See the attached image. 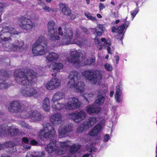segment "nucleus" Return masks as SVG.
I'll use <instances>...</instances> for the list:
<instances>
[{
  "label": "nucleus",
  "mask_w": 157,
  "mask_h": 157,
  "mask_svg": "<svg viewBox=\"0 0 157 157\" xmlns=\"http://www.w3.org/2000/svg\"><path fill=\"white\" fill-rule=\"evenodd\" d=\"M99 7L100 10H103L105 8V6L103 3H100L99 5Z\"/></svg>",
  "instance_id": "nucleus-51"
},
{
  "label": "nucleus",
  "mask_w": 157,
  "mask_h": 157,
  "mask_svg": "<svg viewBox=\"0 0 157 157\" xmlns=\"http://www.w3.org/2000/svg\"><path fill=\"white\" fill-rule=\"evenodd\" d=\"M42 8L46 12H49L52 10V8L46 6H43Z\"/></svg>",
  "instance_id": "nucleus-46"
},
{
  "label": "nucleus",
  "mask_w": 157,
  "mask_h": 157,
  "mask_svg": "<svg viewBox=\"0 0 157 157\" xmlns=\"http://www.w3.org/2000/svg\"><path fill=\"white\" fill-rule=\"evenodd\" d=\"M65 107V104L60 103L59 102H52V108L53 111H58L62 109Z\"/></svg>",
  "instance_id": "nucleus-27"
},
{
  "label": "nucleus",
  "mask_w": 157,
  "mask_h": 157,
  "mask_svg": "<svg viewBox=\"0 0 157 157\" xmlns=\"http://www.w3.org/2000/svg\"><path fill=\"white\" fill-rule=\"evenodd\" d=\"M139 11L138 8H136L132 12H131V14L133 19L136 16V15L138 13Z\"/></svg>",
  "instance_id": "nucleus-45"
},
{
  "label": "nucleus",
  "mask_w": 157,
  "mask_h": 157,
  "mask_svg": "<svg viewBox=\"0 0 157 157\" xmlns=\"http://www.w3.org/2000/svg\"><path fill=\"white\" fill-rule=\"evenodd\" d=\"M97 16L98 18H101L102 17V16L99 13L97 14Z\"/></svg>",
  "instance_id": "nucleus-61"
},
{
  "label": "nucleus",
  "mask_w": 157,
  "mask_h": 157,
  "mask_svg": "<svg viewBox=\"0 0 157 157\" xmlns=\"http://www.w3.org/2000/svg\"><path fill=\"white\" fill-rule=\"evenodd\" d=\"M72 125L71 124L65 126L63 125L60 127L58 130V133L60 138L65 137L67 132L71 131Z\"/></svg>",
  "instance_id": "nucleus-20"
},
{
  "label": "nucleus",
  "mask_w": 157,
  "mask_h": 157,
  "mask_svg": "<svg viewBox=\"0 0 157 157\" xmlns=\"http://www.w3.org/2000/svg\"><path fill=\"white\" fill-rule=\"evenodd\" d=\"M95 61V59L93 58L86 60L82 58L80 63L79 67L86 65H94Z\"/></svg>",
  "instance_id": "nucleus-31"
},
{
  "label": "nucleus",
  "mask_w": 157,
  "mask_h": 157,
  "mask_svg": "<svg viewBox=\"0 0 157 157\" xmlns=\"http://www.w3.org/2000/svg\"><path fill=\"white\" fill-rule=\"evenodd\" d=\"M59 56L58 54L54 52H50L46 56L47 62H51L56 61L58 58Z\"/></svg>",
  "instance_id": "nucleus-25"
},
{
  "label": "nucleus",
  "mask_w": 157,
  "mask_h": 157,
  "mask_svg": "<svg viewBox=\"0 0 157 157\" xmlns=\"http://www.w3.org/2000/svg\"><path fill=\"white\" fill-rule=\"evenodd\" d=\"M3 4L2 3H0V13H1L3 11Z\"/></svg>",
  "instance_id": "nucleus-55"
},
{
  "label": "nucleus",
  "mask_w": 157,
  "mask_h": 157,
  "mask_svg": "<svg viewBox=\"0 0 157 157\" xmlns=\"http://www.w3.org/2000/svg\"><path fill=\"white\" fill-rule=\"evenodd\" d=\"M87 4H89L90 3V0H86Z\"/></svg>",
  "instance_id": "nucleus-63"
},
{
  "label": "nucleus",
  "mask_w": 157,
  "mask_h": 157,
  "mask_svg": "<svg viewBox=\"0 0 157 157\" xmlns=\"http://www.w3.org/2000/svg\"><path fill=\"white\" fill-rule=\"evenodd\" d=\"M80 147V145L78 144H75L71 147L70 150L72 152L74 153L77 151Z\"/></svg>",
  "instance_id": "nucleus-37"
},
{
  "label": "nucleus",
  "mask_w": 157,
  "mask_h": 157,
  "mask_svg": "<svg viewBox=\"0 0 157 157\" xmlns=\"http://www.w3.org/2000/svg\"><path fill=\"white\" fill-rule=\"evenodd\" d=\"M95 42L97 45L98 48V49L100 50L102 49V48L103 46L101 44V43L99 41V40L98 39H95Z\"/></svg>",
  "instance_id": "nucleus-40"
},
{
  "label": "nucleus",
  "mask_w": 157,
  "mask_h": 157,
  "mask_svg": "<svg viewBox=\"0 0 157 157\" xmlns=\"http://www.w3.org/2000/svg\"><path fill=\"white\" fill-rule=\"evenodd\" d=\"M125 29V25L122 24L121 26L119 27L117 29V32L120 34L123 33Z\"/></svg>",
  "instance_id": "nucleus-39"
},
{
  "label": "nucleus",
  "mask_w": 157,
  "mask_h": 157,
  "mask_svg": "<svg viewBox=\"0 0 157 157\" xmlns=\"http://www.w3.org/2000/svg\"><path fill=\"white\" fill-rule=\"evenodd\" d=\"M68 141L57 142L55 140H51L45 147L46 151L48 153H52L55 151L58 155L64 153L63 150L69 145Z\"/></svg>",
  "instance_id": "nucleus-4"
},
{
  "label": "nucleus",
  "mask_w": 157,
  "mask_h": 157,
  "mask_svg": "<svg viewBox=\"0 0 157 157\" xmlns=\"http://www.w3.org/2000/svg\"><path fill=\"white\" fill-rule=\"evenodd\" d=\"M75 17V16L73 14L71 15V19L72 20L74 19Z\"/></svg>",
  "instance_id": "nucleus-60"
},
{
  "label": "nucleus",
  "mask_w": 157,
  "mask_h": 157,
  "mask_svg": "<svg viewBox=\"0 0 157 157\" xmlns=\"http://www.w3.org/2000/svg\"><path fill=\"white\" fill-rule=\"evenodd\" d=\"M23 115L24 118H30L33 121H39L42 119V116L40 113L36 110H31L27 113H24Z\"/></svg>",
  "instance_id": "nucleus-16"
},
{
  "label": "nucleus",
  "mask_w": 157,
  "mask_h": 157,
  "mask_svg": "<svg viewBox=\"0 0 157 157\" xmlns=\"http://www.w3.org/2000/svg\"><path fill=\"white\" fill-rule=\"evenodd\" d=\"M88 128H86L83 124L82 126H79L77 128V131L79 132H82L86 131Z\"/></svg>",
  "instance_id": "nucleus-44"
},
{
  "label": "nucleus",
  "mask_w": 157,
  "mask_h": 157,
  "mask_svg": "<svg viewBox=\"0 0 157 157\" xmlns=\"http://www.w3.org/2000/svg\"><path fill=\"white\" fill-rule=\"evenodd\" d=\"M104 101V98L103 96L101 95H98L94 104L87 107L86 112L90 114L94 113H98L100 110V108L98 105L102 104Z\"/></svg>",
  "instance_id": "nucleus-10"
},
{
  "label": "nucleus",
  "mask_w": 157,
  "mask_h": 157,
  "mask_svg": "<svg viewBox=\"0 0 157 157\" xmlns=\"http://www.w3.org/2000/svg\"><path fill=\"white\" fill-rule=\"evenodd\" d=\"M82 74L90 82L93 84H100L102 78L101 73L98 70H86Z\"/></svg>",
  "instance_id": "nucleus-6"
},
{
  "label": "nucleus",
  "mask_w": 157,
  "mask_h": 157,
  "mask_svg": "<svg viewBox=\"0 0 157 157\" xmlns=\"http://www.w3.org/2000/svg\"><path fill=\"white\" fill-rule=\"evenodd\" d=\"M21 109V106L19 101H13L11 103L10 106L8 108L9 111L11 112L19 111Z\"/></svg>",
  "instance_id": "nucleus-22"
},
{
  "label": "nucleus",
  "mask_w": 157,
  "mask_h": 157,
  "mask_svg": "<svg viewBox=\"0 0 157 157\" xmlns=\"http://www.w3.org/2000/svg\"><path fill=\"white\" fill-rule=\"evenodd\" d=\"M82 54V52L80 50L71 49L70 52L71 58H67V60L69 63H71L75 67H79L80 63L82 58H80Z\"/></svg>",
  "instance_id": "nucleus-7"
},
{
  "label": "nucleus",
  "mask_w": 157,
  "mask_h": 157,
  "mask_svg": "<svg viewBox=\"0 0 157 157\" xmlns=\"http://www.w3.org/2000/svg\"><path fill=\"white\" fill-rule=\"evenodd\" d=\"M60 85V81L57 78H54L45 85V87L49 90H53L58 88Z\"/></svg>",
  "instance_id": "nucleus-19"
},
{
  "label": "nucleus",
  "mask_w": 157,
  "mask_h": 157,
  "mask_svg": "<svg viewBox=\"0 0 157 157\" xmlns=\"http://www.w3.org/2000/svg\"><path fill=\"white\" fill-rule=\"evenodd\" d=\"M50 121L53 124L58 125L62 121V116L59 113H54L50 117Z\"/></svg>",
  "instance_id": "nucleus-21"
},
{
  "label": "nucleus",
  "mask_w": 157,
  "mask_h": 157,
  "mask_svg": "<svg viewBox=\"0 0 157 157\" xmlns=\"http://www.w3.org/2000/svg\"><path fill=\"white\" fill-rule=\"evenodd\" d=\"M96 122V119L94 117H90L88 121L83 123V125L86 128H89L90 127L93 126Z\"/></svg>",
  "instance_id": "nucleus-29"
},
{
  "label": "nucleus",
  "mask_w": 157,
  "mask_h": 157,
  "mask_svg": "<svg viewBox=\"0 0 157 157\" xmlns=\"http://www.w3.org/2000/svg\"><path fill=\"white\" fill-rule=\"evenodd\" d=\"M24 44L23 41L16 40L13 44H7L6 50L10 52L17 51L22 48Z\"/></svg>",
  "instance_id": "nucleus-15"
},
{
  "label": "nucleus",
  "mask_w": 157,
  "mask_h": 157,
  "mask_svg": "<svg viewBox=\"0 0 157 157\" xmlns=\"http://www.w3.org/2000/svg\"><path fill=\"white\" fill-rule=\"evenodd\" d=\"M43 126V129L39 132V136L41 139H48L55 135L56 131L50 123H45Z\"/></svg>",
  "instance_id": "nucleus-8"
},
{
  "label": "nucleus",
  "mask_w": 157,
  "mask_h": 157,
  "mask_svg": "<svg viewBox=\"0 0 157 157\" xmlns=\"http://www.w3.org/2000/svg\"><path fill=\"white\" fill-rule=\"evenodd\" d=\"M104 67L105 69L108 71H111L113 69L112 66L109 63H105Z\"/></svg>",
  "instance_id": "nucleus-41"
},
{
  "label": "nucleus",
  "mask_w": 157,
  "mask_h": 157,
  "mask_svg": "<svg viewBox=\"0 0 157 157\" xmlns=\"http://www.w3.org/2000/svg\"><path fill=\"white\" fill-rule=\"evenodd\" d=\"M80 34L79 30H77L75 38L73 40V33L72 30L69 28L65 29L64 30V34L61 39L57 44L53 45V46L55 47L73 44H75L79 46H82L85 44L86 41L80 37Z\"/></svg>",
  "instance_id": "nucleus-1"
},
{
  "label": "nucleus",
  "mask_w": 157,
  "mask_h": 157,
  "mask_svg": "<svg viewBox=\"0 0 157 157\" xmlns=\"http://www.w3.org/2000/svg\"><path fill=\"white\" fill-rule=\"evenodd\" d=\"M81 29H82L84 32L86 33L87 34L88 33V31L86 28L81 26Z\"/></svg>",
  "instance_id": "nucleus-52"
},
{
  "label": "nucleus",
  "mask_w": 157,
  "mask_h": 157,
  "mask_svg": "<svg viewBox=\"0 0 157 157\" xmlns=\"http://www.w3.org/2000/svg\"><path fill=\"white\" fill-rule=\"evenodd\" d=\"M45 155L44 152H29L27 153L25 157H43Z\"/></svg>",
  "instance_id": "nucleus-30"
},
{
  "label": "nucleus",
  "mask_w": 157,
  "mask_h": 157,
  "mask_svg": "<svg viewBox=\"0 0 157 157\" xmlns=\"http://www.w3.org/2000/svg\"><path fill=\"white\" fill-rule=\"evenodd\" d=\"M85 15L86 17L89 20H91L92 21L94 22H97L98 20L96 18L93 17L92 14H91L88 12H86L85 13Z\"/></svg>",
  "instance_id": "nucleus-36"
},
{
  "label": "nucleus",
  "mask_w": 157,
  "mask_h": 157,
  "mask_svg": "<svg viewBox=\"0 0 157 157\" xmlns=\"http://www.w3.org/2000/svg\"><path fill=\"white\" fill-rule=\"evenodd\" d=\"M21 93L23 96L25 97H36L39 95L36 89L32 87L24 88L21 90Z\"/></svg>",
  "instance_id": "nucleus-18"
},
{
  "label": "nucleus",
  "mask_w": 157,
  "mask_h": 157,
  "mask_svg": "<svg viewBox=\"0 0 157 157\" xmlns=\"http://www.w3.org/2000/svg\"><path fill=\"white\" fill-rule=\"evenodd\" d=\"M43 109L46 112H48L50 109V103L49 98L46 97L43 100L42 103Z\"/></svg>",
  "instance_id": "nucleus-26"
},
{
  "label": "nucleus",
  "mask_w": 157,
  "mask_h": 157,
  "mask_svg": "<svg viewBox=\"0 0 157 157\" xmlns=\"http://www.w3.org/2000/svg\"><path fill=\"white\" fill-rule=\"evenodd\" d=\"M103 25L99 24H97V27L94 28V30L97 35L98 36L102 35L103 32Z\"/></svg>",
  "instance_id": "nucleus-33"
},
{
  "label": "nucleus",
  "mask_w": 157,
  "mask_h": 157,
  "mask_svg": "<svg viewBox=\"0 0 157 157\" xmlns=\"http://www.w3.org/2000/svg\"><path fill=\"white\" fill-rule=\"evenodd\" d=\"M19 25L22 29L27 31L30 30L33 27V24L31 20L24 17L21 18Z\"/></svg>",
  "instance_id": "nucleus-14"
},
{
  "label": "nucleus",
  "mask_w": 157,
  "mask_h": 157,
  "mask_svg": "<svg viewBox=\"0 0 157 157\" xmlns=\"http://www.w3.org/2000/svg\"><path fill=\"white\" fill-rule=\"evenodd\" d=\"M15 71L14 76L16 80L19 84L23 86H28L32 84L35 81L36 73L32 70L27 71L25 72H20L17 75Z\"/></svg>",
  "instance_id": "nucleus-3"
},
{
  "label": "nucleus",
  "mask_w": 157,
  "mask_h": 157,
  "mask_svg": "<svg viewBox=\"0 0 157 157\" xmlns=\"http://www.w3.org/2000/svg\"><path fill=\"white\" fill-rule=\"evenodd\" d=\"M101 41L102 42H104V45L105 47H107V50L108 53L110 54L111 53L110 51L111 48L109 46L110 45V42L109 41H106L105 38H102L101 39Z\"/></svg>",
  "instance_id": "nucleus-35"
},
{
  "label": "nucleus",
  "mask_w": 157,
  "mask_h": 157,
  "mask_svg": "<svg viewBox=\"0 0 157 157\" xmlns=\"http://www.w3.org/2000/svg\"><path fill=\"white\" fill-rule=\"evenodd\" d=\"M86 113L82 110H78L68 114L67 117L72 119L76 123H79L84 120L86 116Z\"/></svg>",
  "instance_id": "nucleus-12"
},
{
  "label": "nucleus",
  "mask_w": 157,
  "mask_h": 157,
  "mask_svg": "<svg viewBox=\"0 0 157 157\" xmlns=\"http://www.w3.org/2000/svg\"><path fill=\"white\" fill-rule=\"evenodd\" d=\"M65 95L63 93L57 92L53 95L52 101V102H56L63 99Z\"/></svg>",
  "instance_id": "nucleus-28"
},
{
  "label": "nucleus",
  "mask_w": 157,
  "mask_h": 157,
  "mask_svg": "<svg viewBox=\"0 0 157 157\" xmlns=\"http://www.w3.org/2000/svg\"><path fill=\"white\" fill-rule=\"evenodd\" d=\"M122 86V84L121 82H120L116 87V93L115 96L116 100L118 102H120L121 101Z\"/></svg>",
  "instance_id": "nucleus-23"
},
{
  "label": "nucleus",
  "mask_w": 157,
  "mask_h": 157,
  "mask_svg": "<svg viewBox=\"0 0 157 157\" xmlns=\"http://www.w3.org/2000/svg\"><path fill=\"white\" fill-rule=\"evenodd\" d=\"M86 96H84V98H86V99L87 100V98H86V97H91L93 96V94H88L87 95L85 94Z\"/></svg>",
  "instance_id": "nucleus-54"
},
{
  "label": "nucleus",
  "mask_w": 157,
  "mask_h": 157,
  "mask_svg": "<svg viewBox=\"0 0 157 157\" xmlns=\"http://www.w3.org/2000/svg\"><path fill=\"white\" fill-rule=\"evenodd\" d=\"M55 23L53 21H49L48 25V35L51 40L56 42L60 39L59 36L55 33L54 26Z\"/></svg>",
  "instance_id": "nucleus-13"
},
{
  "label": "nucleus",
  "mask_w": 157,
  "mask_h": 157,
  "mask_svg": "<svg viewBox=\"0 0 157 157\" xmlns=\"http://www.w3.org/2000/svg\"><path fill=\"white\" fill-rule=\"evenodd\" d=\"M20 124L22 127L30 129L31 128V126H29L27 124L23 121L21 122Z\"/></svg>",
  "instance_id": "nucleus-43"
},
{
  "label": "nucleus",
  "mask_w": 157,
  "mask_h": 157,
  "mask_svg": "<svg viewBox=\"0 0 157 157\" xmlns=\"http://www.w3.org/2000/svg\"><path fill=\"white\" fill-rule=\"evenodd\" d=\"M10 85L4 81L0 79V89H3L9 86Z\"/></svg>",
  "instance_id": "nucleus-38"
},
{
  "label": "nucleus",
  "mask_w": 157,
  "mask_h": 157,
  "mask_svg": "<svg viewBox=\"0 0 157 157\" xmlns=\"http://www.w3.org/2000/svg\"><path fill=\"white\" fill-rule=\"evenodd\" d=\"M111 4H112L113 6L115 5V3L113 1H111Z\"/></svg>",
  "instance_id": "nucleus-64"
},
{
  "label": "nucleus",
  "mask_w": 157,
  "mask_h": 157,
  "mask_svg": "<svg viewBox=\"0 0 157 157\" xmlns=\"http://www.w3.org/2000/svg\"><path fill=\"white\" fill-rule=\"evenodd\" d=\"M102 129V126L100 124H98L93 129H92L89 132V135L90 136H96L98 135Z\"/></svg>",
  "instance_id": "nucleus-24"
},
{
  "label": "nucleus",
  "mask_w": 157,
  "mask_h": 157,
  "mask_svg": "<svg viewBox=\"0 0 157 157\" xmlns=\"http://www.w3.org/2000/svg\"><path fill=\"white\" fill-rule=\"evenodd\" d=\"M18 132V129L13 126L6 128V127L0 128V136H13L17 134Z\"/></svg>",
  "instance_id": "nucleus-17"
},
{
  "label": "nucleus",
  "mask_w": 157,
  "mask_h": 157,
  "mask_svg": "<svg viewBox=\"0 0 157 157\" xmlns=\"http://www.w3.org/2000/svg\"><path fill=\"white\" fill-rule=\"evenodd\" d=\"M62 29L61 27H59L58 28V34L62 37L64 35L63 33L62 30Z\"/></svg>",
  "instance_id": "nucleus-47"
},
{
  "label": "nucleus",
  "mask_w": 157,
  "mask_h": 157,
  "mask_svg": "<svg viewBox=\"0 0 157 157\" xmlns=\"http://www.w3.org/2000/svg\"><path fill=\"white\" fill-rule=\"evenodd\" d=\"M109 136L108 134L106 135L104 137L103 140L104 141L107 142L109 139Z\"/></svg>",
  "instance_id": "nucleus-49"
},
{
  "label": "nucleus",
  "mask_w": 157,
  "mask_h": 157,
  "mask_svg": "<svg viewBox=\"0 0 157 157\" xmlns=\"http://www.w3.org/2000/svg\"><path fill=\"white\" fill-rule=\"evenodd\" d=\"M1 157H11L10 156L6 154H3L2 155Z\"/></svg>",
  "instance_id": "nucleus-59"
},
{
  "label": "nucleus",
  "mask_w": 157,
  "mask_h": 157,
  "mask_svg": "<svg viewBox=\"0 0 157 157\" xmlns=\"http://www.w3.org/2000/svg\"><path fill=\"white\" fill-rule=\"evenodd\" d=\"M68 77L70 80L67 84L68 88L75 90L80 93L85 91L84 83L80 80V75L78 72L75 70L71 71Z\"/></svg>",
  "instance_id": "nucleus-2"
},
{
  "label": "nucleus",
  "mask_w": 157,
  "mask_h": 157,
  "mask_svg": "<svg viewBox=\"0 0 157 157\" xmlns=\"http://www.w3.org/2000/svg\"><path fill=\"white\" fill-rule=\"evenodd\" d=\"M59 7L63 13L66 15H70L71 14V10L64 4H60L59 5Z\"/></svg>",
  "instance_id": "nucleus-32"
},
{
  "label": "nucleus",
  "mask_w": 157,
  "mask_h": 157,
  "mask_svg": "<svg viewBox=\"0 0 157 157\" xmlns=\"http://www.w3.org/2000/svg\"><path fill=\"white\" fill-rule=\"evenodd\" d=\"M23 147L24 149H30L31 148V146L28 145H24Z\"/></svg>",
  "instance_id": "nucleus-53"
},
{
  "label": "nucleus",
  "mask_w": 157,
  "mask_h": 157,
  "mask_svg": "<svg viewBox=\"0 0 157 157\" xmlns=\"http://www.w3.org/2000/svg\"><path fill=\"white\" fill-rule=\"evenodd\" d=\"M18 33V32L10 25L6 26L3 28L0 31V38L3 41H8L10 40V37L12 35Z\"/></svg>",
  "instance_id": "nucleus-9"
},
{
  "label": "nucleus",
  "mask_w": 157,
  "mask_h": 157,
  "mask_svg": "<svg viewBox=\"0 0 157 157\" xmlns=\"http://www.w3.org/2000/svg\"><path fill=\"white\" fill-rule=\"evenodd\" d=\"M115 58L116 59V63L117 64L118 63V61L119 59V57L118 56H115Z\"/></svg>",
  "instance_id": "nucleus-56"
},
{
  "label": "nucleus",
  "mask_w": 157,
  "mask_h": 157,
  "mask_svg": "<svg viewBox=\"0 0 157 157\" xmlns=\"http://www.w3.org/2000/svg\"><path fill=\"white\" fill-rule=\"evenodd\" d=\"M114 93V92L113 91H112L110 92V96L111 97H112L113 96Z\"/></svg>",
  "instance_id": "nucleus-62"
},
{
  "label": "nucleus",
  "mask_w": 157,
  "mask_h": 157,
  "mask_svg": "<svg viewBox=\"0 0 157 157\" xmlns=\"http://www.w3.org/2000/svg\"><path fill=\"white\" fill-rule=\"evenodd\" d=\"M15 144L13 142H9L4 144V145L6 147H11L15 146Z\"/></svg>",
  "instance_id": "nucleus-42"
},
{
  "label": "nucleus",
  "mask_w": 157,
  "mask_h": 157,
  "mask_svg": "<svg viewBox=\"0 0 157 157\" xmlns=\"http://www.w3.org/2000/svg\"><path fill=\"white\" fill-rule=\"evenodd\" d=\"M31 144L33 145H36L38 144L37 142L35 140H32L30 141Z\"/></svg>",
  "instance_id": "nucleus-50"
},
{
  "label": "nucleus",
  "mask_w": 157,
  "mask_h": 157,
  "mask_svg": "<svg viewBox=\"0 0 157 157\" xmlns=\"http://www.w3.org/2000/svg\"><path fill=\"white\" fill-rule=\"evenodd\" d=\"M63 65L60 63H55L52 65V70L56 73L59 71L60 69L63 68Z\"/></svg>",
  "instance_id": "nucleus-34"
},
{
  "label": "nucleus",
  "mask_w": 157,
  "mask_h": 157,
  "mask_svg": "<svg viewBox=\"0 0 157 157\" xmlns=\"http://www.w3.org/2000/svg\"><path fill=\"white\" fill-rule=\"evenodd\" d=\"M90 154H84L82 157H89V156L90 155Z\"/></svg>",
  "instance_id": "nucleus-57"
},
{
  "label": "nucleus",
  "mask_w": 157,
  "mask_h": 157,
  "mask_svg": "<svg viewBox=\"0 0 157 157\" xmlns=\"http://www.w3.org/2000/svg\"><path fill=\"white\" fill-rule=\"evenodd\" d=\"M80 103L78 98L72 97L68 98L65 104V108L67 110H74L78 109Z\"/></svg>",
  "instance_id": "nucleus-11"
},
{
  "label": "nucleus",
  "mask_w": 157,
  "mask_h": 157,
  "mask_svg": "<svg viewBox=\"0 0 157 157\" xmlns=\"http://www.w3.org/2000/svg\"><path fill=\"white\" fill-rule=\"evenodd\" d=\"M22 143H24L25 144H28L29 142V140L28 138L24 137L22 139Z\"/></svg>",
  "instance_id": "nucleus-48"
},
{
  "label": "nucleus",
  "mask_w": 157,
  "mask_h": 157,
  "mask_svg": "<svg viewBox=\"0 0 157 157\" xmlns=\"http://www.w3.org/2000/svg\"><path fill=\"white\" fill-rule=\"evenodd\" d=\"M116 28L115 27H113L112 28V32L114 33L115 32V30H116Z\"/></svg>",
  "instance_id": "nucleus-58"
},
{
  "label": "nucleus",
  "mask_w": 157,
  "mask_h": 157,
  "mask_svg": "<svg viewBox=\"0 0 157 157\" xmlns=\"http://www.w3.org/2000/svg\"><path fill=\"white\" fill-rule=\"evenodd\" d=\"M47 48V42L45 38L43 36H39L33 44L32 47V51L35 56L42 55L45 52Z\"/></svg>",
  "instance_id": "nucleus-5"
}]
</instances>
